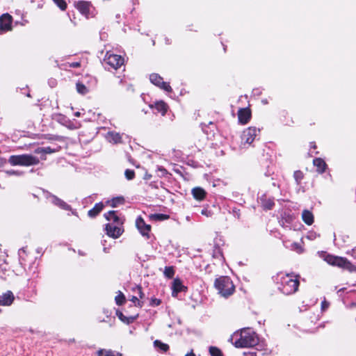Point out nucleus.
I'll use <instances>...</instances> for the list:
<instances>
[{
    "instance_id": "obj_34",
    "label": "nucleus",
    "mask_w": 356,
    "mask_h": 356,
    "mask_svg": "<svg viewBox=\"0 0 356 356\" xmlns=\"http://www.w3.org/2000/svg\"><path fill=\"white\" fill-rule=\"evenodd\" d=\"M209 353L211 356H222L221 350L215 346H211L209 348Z\"/></svg>"
},
{
    "instance_id": "obj_47",
    "label": "nucleus",
    "mask_w": 356,
    "mask_h": 356,
    "mask_svg": "<svg viewBox=\"0 0 356 356\" xmlns=\"http://www.w3.org/2000/svg\"><path fill=\"white\" fill-rule=\"evenodd\" d=\"M213 257L215 258H217V259H223V256L221 254V252L220 251V250L218 249V252H216V254H214L213 255Z\"/></svg>"
},
{
    "instance_id": "obj_25",
    "label": "nucleus",
    "mask_w": 356,
    "mask_h": 356,
    "mask_svg": "<svg viewBox=\"0 0 356 356\" xmlns=\"http://www.w3.org/2000/svg\"><path fill=\"white\" fill-rule=\"evenodd\" d=\"M10 270L7 264H3L0 265V278L6 280L9 276Z\"/></svg>"
},
{
    "instance_id": "obj_12",
    "label": "nucleus",
    "mask_w": 356,
    "mask_h": 356,
    "mask_svg": "<svg viewBox=\"0 0 356 356\" xmlns=\"http://www.w3.org/2000/svg\"><path fill=\"white\" fill-rule=\"evenodd\" d=\"M75 7L79 10V12L88 16L90 12V3L85 1H78L74 2Z\"/></svg>"
},
{
    "instance_id": "obj_38",
    "label": "nucleus",
    "mask_w": 356,
    "mask_h": 356,
    "mask_svg": "<svg viewBox=\"0 0 356 356\" xmlns=\"http://www.w3.org/2000/svg\"><path fill=\"white\" fill-rule=\"evenodd\" d=\"M291 250L296 251V252L300 254L303 252V248H302V246L298 243H293L291 244Z\"/></svg>"
},
{
    "instance_id": "obj_53",
    "label": "nucleus",
    "mask_w": 356,
    "mask_h": 356,
    "mask_svg": "<svg viewBox=\"0 0 356 356\" xmlns=\"http://www.w3.org/2000/svg\"><path fill=\"white\" fill-rule=\"evenodd\" d=\"M185 356H195L193 351L191 350L190 353H187Z\"/></svg>"
},
{
    "instance_id": "obj_16",
    "label": "nucleus",
    "mask_w": 356,
    "mask_h": 356,
    "mask_svg": "<svg viewBox=\"0 0 356 356\" xmlns=\"http://www.w3.org/2000/svg\"><path fill=\"white\" fill-rule=\"evenodd\" d=\"M116 213L115 211H110L104 214V217L107 220L112 222L111 223L122 225V220L117 216Z\"/></svg>"
},
{
    "instance_id": "obj_50",
    "label": "nucleus",
    "mask_w": 356,
    "mask_h": 356,
    "mask_svg": "<svg viewBox=\"0 0 356 356\" xmlns=\"http://www.w3.org/2000/svg\"><path fill=\"white\" fill-rule=\"evenodd\" d=\"M316 235L315 233H309V235L307 236V238L311 239V240H313L316 238Z\"/></svg>"
},
{
    "instance_id": "obj_36",
    "label": "nucleus",
    "mask_w": 356,
    "mask_h": 356,
    "mask_svg": "<svg viewBox=\"0 0 356 356\" xmlns=\"http://www.w3.org/2000/svg\"><path fill=\"white\" fill-rule=\"evenodd\" d=\"M293 177L297 184H300L302 179H303V173L300 170L295 171L293 174Z\"/></svg>"
},
{
    "instance_id": "obj_9",
    "label": "nucleus",
    "mask_w": 356,
    "mask_h": 356,
    "mask_svg": "<svg viewBox=\"0 0 356 356\" xmlns=\"http://www.w3.org/2000/svg\"><path fill=\"white\" fill-rule=\"evenodd\" d=\"M120 225L108 223L106 225L105 230L108 236L117 238L120 236L122 233Z\"/></svg>"
},
{
    "instance_id": "obj_14",
    "label": "nucleus",
    "mask_w": 356,
    "mask_h": 356,
    "mask_svg": "<svg viewBox=\"0 0 356 356\" xmlns=\"http://www.w3.org/2000/svg\"><path fill=\"white\" fill-rule=\"evenodd\" d=\"M238 118L240 123L245 124L251 118V113L248 108H241L238 112Z\"/></svg>"
},
{
    "instance_id": "obj_46",
    "label": "nucleus",
    "mask_w": 356,
    "mask_h": 356,
    "mask_svg": "<svg viewBox=\"0 0 356 356\" xmlns=\"http://www.w3.org/2000/svg\"><path fill=\"white\" fill-rule=\"evenodd\" d=\"M213 257L215 258H217V259H223V256L221 254V252L220 251V250L218 249V252H216V254H214L213 255Z\"/></svg>"
},
{
    "instance_id": "obj_52",
    "label": "nucleus",
    "mask_w": 356,
    "mask_h": 356,
    "mask_svg": "<svg viewBox=\"0 0 356 356\" xmlns=\"http://www.w3.org/2000/svg\"><path fill=\"white\" fill-rule=\"evenodd\" d=\"M159 170H161V172H162L163 175L167 174V170L163 169V168H159Z\"/></svg>"
},
{
    "instance_id": "obj_41",
    "label": "nucleus",
    "mask_w": 356,
    "mask_h": 356,
    "mask_svg": "<svg viewBox=\"0 0 356 356\" xmlns=\"http://www.w3.org/2000/svg\"><path fill=\"white\" fill-rule=\"evenodd\" d=\"M329 306H330V303L327 301H326L325 300H324L321 302V310L325 311L329 307Z\"/></svg>"
},
{
    "instance_id": "obj_39",
    "label": "nucleus",
    "mask_w": 356,
    "mask_h": 356,
    "mask_svg": "<svg viewBox=\"0 0 356 356\" xmlns=\"http://www.w3.org/2000/svg\"><path fill=\"white\" fill-rule=\"evenodd\" d=\"M125 177L128 180H131L135 177V172L132 170L127 169L124 172Z\"/></svg>"
},
{
    "instance_id": "obj_42",
    "label": "nucleus",
    "mask_w": 356,
    "mask_h": 356,
    "mask_svg": "<svg viewBox=\"0 0 356 356\" xmlns=\"http://www.w3.org/2000/svg\"><path fill=\"white\" fill-rule=\"evenodd\" d=\"M131 300L135 304V305L142 307L143 304L138 300V298L136 296H132Z\"/></svg>"
},
{
    "instance_id": "obj_44",
    "label": "nucleus",
    "mask_w": 356,
    "mask_h": 356,
    "mask_svg": "<svg viewBox=\"0 0 356 356\" xmlns=\"http://www.w3.org/2000/svg\"><path fill=\"white\" fill-rule=\"evenodd\" d=\"M81 64L79 62H73L71 63H69V66L71 67L76 68L80 67Z\"/></svg>"
},
{
    "instance_id": "obj_17",
    "label": "nucleus",
    "mask_w": 356,
    "mask_h": 356,
    "mask_svg": "<svg viewBox=\"0 0 356 356\" xmlns=\"http://www.w3.org/2000/svg\"><path fill=\"white\" fill-rule=\"evenodd\" d=\"M186 288L182 284V282L179 279H175L172 282V296H175L178 293L183 291Z\"/></svg>"
},
{
    "instance_id": "obj_8",
    "label": "nucleus",
    "mask_w": 356,
    "mask_h": 356,
    "mask_svg": "<svg viewBox=\"0 0 356 356\" xmlns=\"http://www.w3.org/2000/svg\"><path fill=\"white\" fill-rule=\"evenodd\" d=\"M149 80L154 85L161 88V89L167 92L172 91L170 86L168 83L164 82L163 81V78L160 76L158 74H152L149 76Z\"/></svg>"
},
{
    "instance_id": "obj_55",
    "label": "nucleus",
    "mask_w": 356,
    "mask_h": 356,
    "mask_svg": "<svg viewBox=\"0 0 356 356\" xmlns=\"http://www.w3.org/2000/svg\"><path fill=\"white\" fill-rule=\"evenodd\" d=\"M74 115H75L76 117H80V116H81V113H80V112H79V111H78V112H76V113H74Z\"/></svg>"
},
{
    "instance_id": "obj_20",
    "label": "nucleus",
    "mask_w": 356,
    "mask_h": 356,
    "mask_svg": "<svg viewBox=\"0 0 356 356\" xmlns=\"http://www.w3.org/2000/svg\"><path fill=\"white\" fill-rule=\"evenodd\" d=\"M313 163L314 166L317 168V171L319 173H323L325 172V168L327 166L325 162L321 158H316L314 159Z\"/></svg>"
},
{
    "instance_id": "obj_10",
    "label": "nucleus",
    "mask_w": 356,
    "mask_h": 356,
    "mask_svg": "<svg viewBox=\"0 0 356 356\" xmlns=\"http://www.w3.org/2000/svg\"><path fill=\"white\" fill-rule=\"evenodd\" d=\"M12 29V17L8 13L0 17V32H6Z\"/></svg>"
},
{
    "instance_id": "obj_54",
    "label": "nucleus",
    "mask_w": 356,
    "mask_h": 356,
    "mask_svg": "<svg viewBox=\"0 0 356 356\" xmlns=\"http://www.w3.org/2000/svg\"><path fill=\"white\" fill-rule=\"evenodd\" d=\"M24 252H25V250H24V248L20 249V250H19V255H21V254H22V253H24Z\"/></svg>"
},
{
    "instance_id": "obj_26",
    "label": "nucleus",
    "mask_w": 356,
    "mask_h": 356,
    "mask_svg": "<svg viewBox=\"0 0 356 356\" xmlns=\"http://www.w3.org/2000/svg\"><path fill=\"white\" fill-rule=\"evenodd\" d=\"M117 315L119 319L126 324H130L136 319V316L127 317L122 312H117Z\"/></svg>"
},
{
    "instance_id": "obj_4",
    "label": "nucleus",
    "mask_w": 356,
    "mask_h": 356,
    "mask_svg": "<svg viewBox=\"0 0 356 356\" xmlns=\"http://www.w3.org/2000/svg\"><path fill=\"white\" fill-rule=\"evenodd\" d=\"M214 286L223 297L232 295L235 289L232 280L227 276H222L215 280Z\"/></svg>"
},
{
    "instance_id": "obj_19",
    "label": "nucleus",
    "mask_w": 356,
    "mask_h": 356,
    "mask_svg": "<svg viewBox=\"0 0 356 356\" xmlns=\"http://www.w3.org/2000/svg\"><path fill=\"white\" fill-rule=\"evenodd\" d=\"M302 219L308 225L314 222V215L309 210H304L302 213Z\"/></svg>"
},
{
    "instance_id": "obj_23",
    "label": "nucleus",
    "mask_w": 356,
    "mask_h": 356,
    "mask_svg": "<svg viewBox=\"0 0 356 356\" xmlns=\"http://www.w3.org/2000/svg\"><path fill=\"white\" fill-rule=\"evenodd\" d=\"M154 107L158 112L161 113L162 115L165 114L168 109L167 104L163 101L156 102Z\"/></svg>"
},
{
    "instance_id": "obj_13",
    "label": "nucleus",
    "mask_w": 356,
    "mask_h": 356,
    "mask_svg": "<svg viewBox=\"0 0 356 356\" xmlns=\"http://www.w3.org/2000/svg\"><path fill=\"white\" fill-rule=\"evenodd\" d=\"M15 296L10 291L0 296V305L10 306L14 301Z\"/></svg>"
},
{
    "instance_id": "obj_57",
    "label": "nucleus",
    "mask_w": 356,
    "mask_h": 356,
    "mask_svg": "<svg viewBox=\"0 0 356 356\" xmlns=\"http://www.w3.org/2000/svg\"><path fill=\"white\" fill-rule=\"evenodd\" d=\"M104 251L105 252H107V248H104Z\"/></svg>"
},
{
    "instance_id": "obj_11",
    "label": "nucleus",
    "mask_w": 356,
    "mask_h": 356,
    "mask_svg": "<svg viewBox=\"0 0 356 356\" xmlns=\"http://www.w3.org/2000/svg\"><path fill=\"white\" fill-rule=\"evenodd\" d=\"M136 225L138 229L143 236L147 237L149 236V232L150 231L151 227L149 225H147L141 217H138L136 219Z\"/></svg>"
},
{
    "instance_id": "obj_28",
    "label": "nucleus",
    "mask_w": 356,
    "mask_h": 356,
    "mask_svg": "<svg viewBox=\"0 0 356 356\" xmlns=\"http://www.w3.org/2000/svg\"><path fill=\"white\" fill-rule=\"evenodd\" d=\"M76 88L77 92L81 95H85L88 92V90L86 88V86L81 82L76 83Z\"/></svg>"
},
{
    "instance_id": "obj_37",
    "label": "nucleus",
    "mask_w": 356,
    "mask_h": 356,
    "mask_svg": "<svg viewBox=\"0 0 356 356\" xmlns=\"http://www.w3.org/2000/svg\"><path fill=\"white\" fill-rule=\"evenodd\" d=\"M53 1L60 10H65L67 8V3L65 0H53Z\"/></svg>"
},
{
    "instance_id": "obj_15",
    "label": "nucleus",
    "mask_w": 356,
    "mask_h": 356,
    "mask_svg": "<svg viewBox=\"0 0 356 356\" xmlns=\"http://www.w3.org/2000/svg\"><path fill=\"white\" fill-rule=\"evenodd\" d=\"M49 201L55 204L56 206H58V207L65 209V210H70V206L68 205L66 202H65L63 200H60V198L57 197L55 195H51L48 197Z\"/></svg>"
},
{
    "instance_id": "obj_33",
    "label": "nucleus",
    "mask_w": 356,
    "mask_h": 356,
    "mask_svg": "<svg viewBox=\"0 0 356 356\" xmlns=\"http://www.w3.org/2000/svg\"><path fill=\"white\" fill-rule=\"evenodd\" d=\"M163 273L165 277H167L168 278H172L175 275V270L173 269V267L172 266H166L165 268Z\"/></svg>"
},
{
    "instance_id": "obj_27",
    "label": "nucleus",
    "mask_w": 356,
    "mask_h": 356,
    "mask_svg": "<svg viewBox=\"0 0 356 356\" xmlns=\"http://www.w3.org/2000/svg\"><path fill=\"white\" fill-rule=\"evenodd\" d=\"M154 345L155 347L159 348L163 352H166L169 349V346L168 344L164 343L159 340L154 341Z\"/></svg>"
},
{
    "instance_id": "obj_24",
    "label": "nucleus",
    "mask_w": 356,
    "mask_h": 356,
    "mask_svg": "<svg viewBox=\"0 0 356 356\" xmlns=\"http://www.w3.org/2000/svg\"><path fill=\"white\" fill-rule=\"evenodd\" d=\"M107 139L109 142L113 143H119L121 142V136L118 133L108 132L107 134Z\"/></svg>"
},
{
    "instance_id": "obj_43",
    "label": "nucleus",
    "mask_w": 356,
    "mask_h": 356,
    "mask_svg": "<svg viewBox=\"0 0 356 356\" xmlns=\"http://www.w3.org/2000/svg\"><path fill=\"white\" fill-rule=\"evenodd\" d=\"M348 254H350L354 259H356V247L353 248L350 251L347 252Z\"/></svg>"
},
{
    "instance_id": "obj_22",
    "label": "nucleus",
    "mask_w": 356,
    "mask_h": 356,
    "mask_svg": "<svg viewBox=\"0 0 356 356\" xmlns=\"http://www.w3.org/2000/svg\"><path fill=\"white\" fill-rule=\"evenodd\" d=\"M192 193L194 198L198 200H203L206 195L205 191L202 188L200 187L193 188L192 191Z\"/></svg>"
},
{
    "instance_id": "obj_6",
    "label": "nucleus",
    "mask_w": 356,
    "mask_h": 356,
    "mask_svg": "<svg viewBox=\"0 0 356 356\" xmlns=\"http://www.w3.org/2000/svg\"><path fill=\"white\" fill-rule=\"evenodd\" d=\"M260 130L256 127H250L245 129L241 135V147H248L254 141Z\"/></svg>"
},
{
    "instance_id": "obj_5",
    "label": "nucleus",
    "mask_w": 356,
    "mask_h": 356,
    "mask_svg": "<svg viewBox=\"0 0 356 356\" xmlns=\"http://www.w3.org/2000/svg\"><path fill=\"white\" fill-rule=\"evenodd\" d=\"M8 162L12 165H33L39 163L38 158L31 154H21L10 156Z\"/></svg>"
},
{
    "instance_id": "obj_31",
    "label": "nucleus",
    "mask_w": 356,
    "mask_h": 356,
    "mask_svg": "<svg viewBox=\"0 0 356 356\" xmlns=\"http://www.w3.org/2000/svg\"><path fill=\"white\" fill-rule=\"evenodd\" d=\"M124 202V198L122 197H117L111 200V206L112 207H116L119 204H122Z\"/></svg>"
},
{
    "instance_id": "obj_35",
    "label": "nucleus",
    "mask_w": 356,
    "mask_h": 356,
    "mask_svg": "<svg viewBox=\"0 0 356 356\" xmlns=\"http://www.w3.org/2000/svg\"><path fill=\"white\" fill-rule=\"evenodd\" d=\"M115 302L118 305H122L124 303L125 297L121 291H119V293L116 296Z\"/></svg>"
},
{
    "instance_id": "obj_32",
    "label": "nucleus",
    "mask_w": 356,
    "mask_h": 356,
    "mask_svg": "<svg viewBox=\"0 0 356 356\" xmlns=\"http://www.w3.org/2000/svg\"><path fill=\"white\" fill-rule=\"evenodd\" d=\"M151 218L155 220H165L169 218V216L163 213H155L151 216Z\"/></svg>"
},
{
    "instance_id": "obj_56",
    "label": "nucleus",
    "mask_w": 356,
    "mask_h": 356,
    "mask_svg": "<svg viewBox=\"0 0 356 356\" xmlns=\"http://www.w3.org/2000/svg\"><path fill=\"white\" fill-rule=\"evenodd\" d=\"M54 82H55L54 81H50V84H51V86H54Z\"/></svg>"
},
{
    "instance_id": "obj_45",
    "label": "nucleus",
    "mask_w": 356,
    "mask_h": 356,
    "mask_svg": "<svg viewBox=\"0 0 356 356\" xmlns=\"http://www.w3.org/2000/svg\"><path fill=\"white\" fill-rule=\"evenodd\" d=\"M201 213L206 216H210L211 212L210 211H208L207 209H204L201 211Z\"/></svg>"
},
{
    "instance_id": "obj_7",
    "label": "nucleus",
    "mask_w": 356,
    "mask_h": 356,
    "mask_svg": "<svg viewBox=\"0 0 356 356\" xmlns=\"http://www.w3.org/2000/svg\"><path fill=\"white\" fill-rule=\"evenodd\" d=\"M105 67L108 70L113 69L117 70L124 63V58L117 54H106L104 59Z\"/></svg>"
},
{
    "instance_id": "obj_30",
    "label": "nucleus",
    "mask_w": 356,
    "mask_h": 356,
    "mask_svg": "<svg viewBox=\"0 0 356 356\" xmlns=\"http://www.w3.org/2000/svg\"><path fill=\"white\" fill-rule=\"evenodd\" d=\"M97 356H114V353L111 350L100 349L97 352Z\"/></svg>"
},
{
    "instance_id": "obj_49",
    "label": "nucleus",
    "mask_w": 356,
    "mask_h": 356,
    "mask_svg": "<svg viewBox=\"0 0 356 356\" xmlns=\"http://www.w3.org/2000/svg\"><path fill=\"white\" fill-rule=\"evenodd\" d=\"M7 173L8 175H20L19 172L15 171V170L7 171Z\"/></svg>"
},
{
    "instance_id": "obj_3",
    "label": "nucleus",
    "mask_w": 356,
    "mask_h": 356,
    "mask_svg": "<svg viewBox=\"0 0 356 356\" xmlns=\"http://www.w3.org/2000/svg\"><path fill=\"white\" fill-rule=\"evenodd\" d=\"M323 259L330 265L338 266L350 273L356 272V265L353 264L345 257L327 254L324 255Z\"/></svg>"
},
{
    "instance_id": "obj_18",
    "label": "nucleus",
    "mask_w": 356,
    "mask_h": 356,
    "mask_svg": "<svg viewBox=\"0 0 356 356\" xmlns=\"http://www.w3.org/2000/svg\"><path fill=\"white\" fill-rule=\"evenodd\" d=\"M104 205L102 202H99L95 204L94 207L89 210L88 212V215L90 218H94L97 216L104 209Z\"/></svg>"
},
{
    "instance_id": "obj_29",
    "label": "nucleus",
    "mask_w": 356,
    "mask_h": 356,
    "mask_svg": "<svg viewBox=\"0 0 356 356\" xmlns=\"http://www.w3.org/2000/svg\"><path fill=\"white\" fill-rule=\"evenodd\" d=\"M35 152L36 154H51V153H53L54 152V150H53L51 147H38L35 150Z\"/></svg>"
},
{
    "instance_id": "obj_48",
    "label": "nucleus",
    "mask_w": 356,
    "mask_h": 356,
    "mask_svg": "<svg viewBox=\"0 0 356 356\" xmlns=\"http://www.w3.org/2000/svg\"><path fill=\"white\" fill-rule=\"evenodd\" d=\"M137 290H138V295H139L140 298H143L144 297V293H143V291H142V289H141V287L138 286V287L137 288Z\"/></svg>"
},
{
    "instance_id": "obj_40",
    "label": "nucleus",
    "mask_w": 356,
    "mask_h": 356,
    "mask_svg": "<svg viewBox=\"0 0 356 356\" xmlns=\"http://www.w3.org/2000/svg\"><path fill=\"white\" fill-rule=\"evenodd\" d=\"M161 300L157 298H152L150 301L151 306H158L161 304Z\"/></svg>"
},
{
    "instance_id": "obj_2",
    "label": "nucleus",
    "mask_w": 356,
    "mask_h": 356,
    "mask_svg": "<svg viewBox=\"0 0 356 356\" xmlns=\"http://www.w3.org/2000/svg\"><path fill=\"white\" fill-rule=\"evenodd\" d=\"M299 280L297 276L286 274L281 277L280 290L285 295H291L298 291Z\"/></svg>"
},
{
    "instance_id": "obj_21",
    "label": "nucleus",
    "mask_w": 356,
    "mask_h": 356,
    "mask_svg": "<svg viewBox=\"0 0 356 356\" xmlns=\"http://www.w3.org/2000/svg\"><path fill=\"white\" fill-rule=\"evenodd\" d=\"M261 206L264 209H271L274 206L273 200L271 198H267L266 196H263L261 198Z\"/></svg>"
},
{
    "instance_id": "obj_51",
    "label": "nucleus",
    "mask_w": 356,
    "mask_h": 356,
    "mask_svg": "<svg viewBox=\"0 0 356 356\" xmlns=\"http://www.w3.org/2000/svg\"><path fill=\"white\" fill-rule=\"evenodd\" d=\"M244 356H257L256 353H244Z\"/></svg>"
},
{
    "instance_id": "obj_1",
    "label": "nucleus",
    "mask_w": 356,
    "mask_h": 356,
    "mask_svg": "<svg viewBox=\"0 0 356 356\" xmlns=\"http://www.w3.org/2000/svg\"><path fill=\"white\" fill-rule=\"evenodd\" d=\"M232 339H234V345L236 348L253 347L259 341L257 334L248 327L234 332Z\"/></svg>"
}]
</instances>
